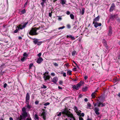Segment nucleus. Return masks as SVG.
<instances>
[{"label":"nucleus","instance_id":"nucleus-1","mask_svg":"<svg viewBox=\"0 0 120 120\" xmlns=\"http://www.w3.org/2000/svg\"><path fill=\"white\" fill-rule=\"evenodd\" d=\"M62 113L63 114H66L68 117H69L70 120H76L73 114L68 110L65 109L62 112Z\"/></svg>","mask_w":120,"mask_h":120},{"label":"nucleus","instance_id":"nucleus-2","mask_svg":"<svg viewBox=\"0 0 120 120\" xmlns=\"http://www.w3.org/2000/svg\"><path fill=\"white\" fill-rule=\"evenodd\" d=\"M41 27H39L38 28L35 27L32 28L29 32V34L31 35H36L38 34V33H37L36 31L40 29Z\"/></svg>","mask_w":120,"mask_h":120},{"label":"nucleus","instance_id":"nucleus-3","mask_svg":"<svg viewBox=\"0 0 120 120\" xmlns=\"http://www.w3.org/2000/svg\"><path fill=\"white\" fill-rule=\"evenodd\" d=\"M28 23V22H26L22 26L21 25H20L18 26H17L16 29L14 32V33H17L20 29H22L24 28L26 26Z\"/></svg>","mask_w":120,"mask_h":120},{"label":"nucleus","instance_id":"nucleus-4","mask_svg":"<svg viewBox=\"0 0 120 120\" xmlns=\"http://www.w3.org/2000/svg\"><path fill=\"white\" fill-rule=\"evenodd\" d=\"M82 82L81 81L77 84L76 85H74L72 86V88L74 89H76V90H78L82 85Z\"/></svg>","mask_w":120,"mask_h":120},{"label":"nucleus","instance_id":"nucleus-5","mask_svg":"<svg viewBox=\"0 0 120 120\" xmlns=\"http://www.w3.org/2000/svg\"><path fill=\"white\" fill-rule=\"evenodd\" d=\"M93 24H94V26L95 28H97L98 26H100L101 25V23H98L94 21L93 22Z\"/></svg>","mask_w":120,"mask_h":120},{"label":"nucleus","instance_id":"nucleus-6","mask_svg":"<svg viewBox=\"0 0 120 120\" xmlns=\"http://www.w3.org/2000/svg\"><path fill=\"white\" fill-rule=\"evenodd\" d=\"M30 99V96L28 93H27L26 97V102L25 103L29 102Z\"/></svg>","mask_w":120,"mask_h":120},{"label":"nucleus","instance_id":"nucleus-7","mask_svg":"<svg viewBox=\"0 0 120 120\" xmlns=\"http://www.w3.org/2000/svg\"><path fill=\"white\" fill-rule=\"evenodd\" d=\"M99 108L98 107H95L94 108V110L96 114L97 115H99L100 114L99 112Z\"/></svg>","mask_w":120,"mask_h":120},{"label":"nucleus","instance_id":"nucleus-8","mask_svg":"<svg viewBox=\"0 0 120 120\" xmlns=\"http://www.w3.org/2000/svg\"><path fill=\"white\" fill-rule=\"evenodd\" d=\"M26 105L25 106V107H26L27 109H28V110L31 109L32 107V106L31 105H30L29 104V102L26 103Z\"/></svg>","mask_w":120,"mask_h":120},{"label":"nucleus","instance_id":"nucleus-9","mask_svg":"<svg viewBox=\"0 0 120 120\" xmlns=\"http://www.w3.org/2000/svg\"><path fill=\"white\" fill-rule=\"evenodd\" d=\"M58 80V79L57 77H55L52 80V81L54 83L56 84L57 83Z\"/></svg>","mask_w":120,"mask_h":120},{"label":"nucleus","instance_id":"nucleus-10","mask_svg":"<svg viewBox=\"0 0 120 120\" xmlns=\"http://www.w3.org/2000/svg\"><path fill=\"white\" fill-rule=\"evenodd\" d=\"M97 104L98 106V107L100 106L101 105V107H102L105 105L104 104H103L100 101L98 102L97 103Z\"/></svg>","mask_w":120,"mask_h":120},{"label":"nucleus","instance_id":"nucleus-11","mask_svg":"<svg viewBox=\"0 0 120 120\" xmlns=\"http://www.w3.org/2000/svg\"><path fill=\"white\" fill-rule=\"evenodd\" d=\"M115 7V6L114 4L113 3L111 5V6L110 8L109 11L111 12L113 11Z\"/></svg>","mask_w":120,"mask_h":120},{"label":"nucleus","instance_id":"nucleus-12","mask_svg":"<svg viewBox=\"0 0 120 120\" xmlns=\"http://www.w3.org/2000/svg\"><path fill=\"white\" fill-rule=\"evenodd\" d=\"M43 60L42 58L40 57L38 59V60L37 61V62L38 64H40Z\"/></svg>","mask_w":120,"mask_h":120},{"label":"nucleus","instance_id":"nucleus-13","mask_svg":"<svg viewBox=\"0 0 120 120\" xmlns=\"http://www.w3.org/2000/svg\"><path fill=\"white\" fill-rule=\"evenodd\" d=\"M43 77L44 80H47L49 79L50 78V76L49 75H44Z\"/></svg>","mask_w":120,"mask_h":120},{"label":"nucleus","instance_id":"nucleus-14","mask_svg":"<svg viewBox=\"0 0 120 120\" xmlns=\"http://www.w3.org/2000/svg\"><path fill=\"white\" fill-rule=\"evenodd\" d=\"M103 43L104 45L106 47V48L107 49H109V47L108 46L107 44L106 43V41L105 40H103Z\"/></svg>","mask_w":120,"mask_h":120},{"label":"nucleus","instance_id":"nucleus-15","mask_svg":"<svg viewBox=\"0 0 120 120\" xmlns=\"http://www.w3.org/2000/svg\"><path fill=\"white\" fill-rule=\"evenodd\" d=\"M22 116L25 117H26L27 115V113L26 112H22Z\"/></svg>","mask_w":120,"mask_h":120},{"label":"nucleus","instance_id":"nucleus-16","mask_svg":"<svg viewBox=\"0 0 120 120\" xmlns=\"http://www.w3.org/2000/svg\"><path fill=\"white\" fill-rule=\"evenodd\" d=\"M41 116H42L44 120H45V112H43L41 114Z\"/></svg>","mask_w":120,"mask_h":120},{"label":"nucleus","instance_id":"nucleus-17","mask_svg":"<svg viewBox=\"0 0 120 120\" xmlns=\"http://www.w3.org/2000/svg\"><path fill=\"white\" fill-rule=\"evenodd\" d=\"M99 18L100 17L99 16H98L94 19L93 21L95 22V21H98L99 20Z\"/></svg>","mask_w":120,"mask_h":120},{"label":"nucleus","instance_id":"nucleus-18","mask_svg":"<svg viewBox=\"0 0 120 120\" xmlns=\"http://www.w3.org/2000/svg\"><path fill=\"white\" fill-rule=\"evenodd\" d=\"M74 110L75 111L76 113H78L77 115H79V112H78V110L76 106H74Z\"/></svg>","mask_w":120,"mask_h":120},{"label":"nucleus","instance_id":"nucleus-19","mask_svg":"<svg viewBox=\"0 0 120 120\" xmlns=\"http://www.w3.org/2000/svg\"><path fill=\"white\" fill-rule=\"evenodd\" d=\"M69 37L70 38H71V39L73 40H74L75 39V38L74 37L72 36L71 35H69V36L67 35V38H68Z\"/></svg>","mask_w":120,"mask_h":120},{"label":"nucleus","instance_id":"nucleus-20","mask_svg":"<svg viewBox=\"0 0 120 120\" xmlns=\"http://www.w3.org/2000/svg\"><path fill=\"white\" fill-rule=\"evenodd\" d=\"M97 92V91H96L92 94L91 96L93 98H95V94H96V92Z\"/></svg>","mask_w":120,"mask_h":120},{"label":"nucleus","instance_id":"nucleus-21","mask_svg":"<svg viewBox=\"0 0 120 120\" xmlns=\"http://www.w3.org/2000/svg\"><path fill=\"white\" fill-rule=\"evenodd\" d=\"M61 1L60 3L63 5L65 4V2H66V0H60Z\"/></svg>","mask_w":120,"mask_h":120},{"label":"nucleus","instance_id":"nucleus-22","mask_svg":"<svg viewBox=\"0 0 120 120\" xmlns=\"http://www.w3.org/2000/svg\"><path fill=\"white\" fill-rule=\"evenodd\" d=\"M112 33V29L111 28L110 29L109 31L108 34L109 35H111Z\"/></svg>","mask_w":120,"mask_h":120},{"label":"nucleus","instance_id":"nucleus-23","mask_svg":"<svg viewBox=\"0 0 120 120\" xmlns=\"http://www.w3.org/2000/svg\"><path fill=\"white\" fill-rule=\"evenodd\" d=\"M53 64L55 67H58V64L56 62H53Z\"/></svg>","mask_w":120,"mask_h":120},{"label":"nucleus","instance_id":"nucleus-24","mask_svg":"<svg viewBox=\"0 0 120 120\" xmlns=\"http://www.w3.org/2000/svg\"><path fill=\"white\" fill-rule=\"evenodd\" d=\"M87 89V88L86 87L83 88L82 89V90L84 91H86Z\"/></svg>","mask_w":120,"mask_h":120},{"label":"nucleus","instance_id":"nucleus-25","mask_svg":"<svg viewBox=\"0 0 120 120\" xmlns=\"http://www.w3.org/2000/svg\"><path fill=\"white\" fill-rule=\"evenodd\" d=\"M70 16L71 19H74V16L73 14H71L70 15Z\"/></svg>","mask_w":120,"mask_h":120},{"label":"nucleus","instance_id":"nucleus-26","mask_svg":"<svg viewBox=\"0 0 120 120\" xmlns=\"http://www.w3.org/2000/svg\"><path fill=\"white\" fill-rule=\"evenodd\" d=\"M85 9L84 8H82V15H83Z\"/></svg>","mask_w":120,"mask_h":120},{"label":"nucleus","instance_id":"nucleus-27","mask_svg":"<svg viewBox=\"0 0 120 120\" xmlns=\"http://www.w3.org/2000/svg\"><path fill=\"white\" fill-rule=\"evenodd\" d=\"M38 42V41L37 39H35L34 41V42L35 44H37Z\"/></svg>","mask_w":120,"mask_h":120},{"label":"nucleus","instance_id":"nucleus-28","mask_svg":"<svg viewBox=\"0 0 120 120\" xmlns=\"http://www.w3.org/2000/svg\"><path fill=\"white\" fill-rule=\"evenodd\" d=\"M22 112H26V108L24 107L22 109Z\"/></svg>","mask_w":120,"mask_h":120},{"label":"nucleus","instance_id":"nucleus-29","mask_svg":"<svg viewBox=\"0 0 120 120\" xmlns=\"http://www.w3.org/2000/svg\"><path fill=\"white\" fill-rule=\"evenodd\" d=\"M21 14H24L26 12L25 10L24 9L22 10L21 12Z\"/></svg>","mask_w":120,"mask_h":120},{"label":"nucleus","instance_id":"nucleus-30","mask_svg":"<svg viewBox=\"0 0 120 120\" xmlns=\"http://www.w3.org/2000/svg\"><path fill=\"white\" fill-rule=\"evenodd\" d=\"M56 114L58 116H60L61 115V112H57L56 113Z\"/></svg>","mask_w":120,"mask_h":120},{"label":"nucleus","instance_id":"nucleus-31","mask_svg":"<svg viewBox=\"0 0 120 120\" xmlns=\"http://www.w3.org/2000/svg\"><path fill=\"white\" fill-rule=\"evenodd\" d=\"M67 74L69 75H70L71 74V71H68L67 72Z\"/></svg>","mask_w":120,"mask_h":120},{"label":"nucleus","instance_id":"nucleus-32","mask_svg":"<svg viewBox=\"0 0 120 120\" xmlns=\"http://www.w3.org/2000/svg\"><path fill=\"white\" fill-rule=\"evenodd\" d=\"M35 119H39V117L37 114H35Z\"/></svg>","mask_w":120,"mask_h":120},{"label":"nucleus","instance_id":"nucleus-33","mask_svg":"<svg viewBox=\"0 0 120 120\" xmlns=\"http://www.w3.org/2000/svg\"><path fill=\"white\" fill-rule=\"evenodd\" d=\"M52 11H51V12H49V17H52Z\"/></svg>","mask_w":120,"mask_h":120},{"label":"nucleus","instance_id":"nucleus-34","mask_svg":"<svg viewBox=\"0 0 120 120\" xmlns=\"http://www.w3.org/2000/svg\"><path fill=\"white\" fill-rule=\"evenodd\" d=\"M65 28L64 26H62V27H59L58 28V30H60V29H63L64 28Z\"/></svg>","mask_w":120,"mask_h":120},{"label":"nucleus","instance_id":"nucleus-35","mask_svg":"<svg viewBox=\"0 0 120 120\" xmlns=\"http://www.w3.org/2000/svg\"><path fill=\"white\" fill-rule=\"evenodd\" d=\"M76 53V52L75 51H73L72 53V55L73 56L75 55Z\"/></svg>","mask_w":120,"mask_h":120},{"label":"nucleus","instance_id":"nucleus-36","mask_svg":"<svg viewBox=\"0 0 120 120\" xmlns=\"http://www.w3.org/2000/svg\"><path fill=\"white\" fill-rule=\"evenodd\" d=\"M22 118L21 115L20 116V118H18L17 120H21L22 119Z\"/></svg>","mask_w":120,"mask_h":120},{"label":"nucleus","instance_id":"nucleus-37","mask_svg":"<svg viewBox=\"0 0 120 120\" xmlns=\"http://www.w3.org/2000/svg\"><path fill=\"white\" fill-rule=\"evenodd\" d=\"M50 103H49L47 102L45 103L44 104V105L45 106H47V105H48Z\"/></svg>","mask_w":120,"mask_h":120},{"label":"nucleus","instance_id":"nucleus-38","mask_svg":"<svg viewBox=\"0 0 120 120\" xmlns=\"http://www.w3.org/2000/svg\"><path fill=\"white\" fill-rule=\"evenodd\" d=\"M58 20H61L62 19V18L60 16H58Z\"/></svg>","mask_w":120,"mask_h":120},{"label":"nucleus","instance_id":"nucleus-39","mask_svg":"<svg viewBox=\"0 0 120 120\" xmlns=\"http://www.w3.org/2000/svg\"><path fill=\"white\" fill-rule=\"evenodd\" d=\"M33 65V64H30L29 65V69H31Z\"/></svg>","mask_w":120,"mask_h":120},{"label":"nucleus","instance_id":"nucleus-40","mask_svg":"<svg viewBox=\"0 0 120 120\" xmlns=\"http://www.w3.org/2000/svg\"><path fill=\"white\" fill-rule=\"evenodd\" d=\"M23 56H27V55L26 52H24L23 54Z\"/></svg>","mask_w":120,"mask_h":120},{"label":"nucleus","instance_id":"nucleus-41","mask_svg":"<svg viewBox=\"0 0 120 120\" xmlns=\"http://www.w3.org/2000/svg\"><path fill=\"white\" fill-rule=\"evenodd\" d=\"M87 106L89 108L91 107V105L89 103L87 104Z\"/></svg>","mask_w":120,"mask_h":120},{"label":"nucleus","instance_id":"nucleus-42","mask_svg":"<svg viewBox=\"0 0 120 120\" xmlns=\"http://www.w3.org/2000/svg\"><path fill=\"white\" fill-rule=\"evenodd\" d=\"M67 27L68 28H69V29L71 27V26L70 25H69V24H68L67 25Z\"/></svg>","mask_w":120,"mask_h":120},{"label":"nucleus","instance_id":"nucleus-43","mask_svg":"<svg viewBox=\"0 0 120 120\" xmlns=\"http://www.w3.org/2000/svg\"><path fill=\"white\" fill-rule=\"evenodd\" d=\"M41 43V42H38L37 44L38 45H40Z\"/></svg>","mask_w":120,"mask_h":120},{"label":"nucleus","instance_id":"nucleus-44","mask_svg":"<svg viewBox=\"0 0 120 120\" xmlns=\"http://www.w3.org/2000/svg\"><path fill=\"white\" fill-rule=\"evenodd\" d=\"M49 73V72L48 71L46 72L43 75H48Z\"/></svg>","mask_w":120,"mask_h":120},{"label":"nucleus","instance_id":"nucleus-45","mask_svg":"<svg viewBox=\"0 0 120 120\" xmlns=\"http://www.w3.org/2000/svg\"><path fill=\"white\" fill-rule=\"evenodd\" d=\"M51 75L52 76H54L55 75V74L54 73H51Z\"/></svg>","mask_w":120,"mask_h":120},{"label":"nucleus","instance_id":"nucleus-46","mask_svg":"<svg viewBox=\"0 0 120 120\" xmlns=\"http://www.w3.org/2000/svg\"><path fill=\"white\" fill-rule=\"evenodd\" d=\"M79 120H83V118L81 117V116H80L79 117Z\"/></svg>","mask_w":120,"mask_h":120},{"label":"nucleus","instance_id":"nucleus-47","mask_svg":"<svg viewBox=\"0 0 120 120\" xmlns=\"http://www.w3.org/2000/svg\"><path fill=\"white\" fill-rule=\"evenodd\" d=\"M41 52H40L39 53L38 55V56L40 57L41 56Z\"/></svg>","mask_w":120,"mask_h":120},{"label":"nucleus","instance_id":"nucleus-48","mask_svg":"<svg viewBox=\"0 0 120 120\" xmlns=\"http://www.w3.org/2000/svg\"><path fill=\"white\" fill-rule=\"evenodd\" d=\"M66 14L68 15H69L70 14V12L69 11H67Z\"/></svg>","mask_w":120,"mask_h":120},{"label":"nucleus","instance_id":"nucleus-49","mask_svg":"<svg viewBox=\"0 0 120 120\" xmlns=\"http://www.w3.org/2000/svg\"><path fill=\"white\" fill-rule=\"evenodd\" d=\"M63 83V82L62 81H60L59 82V83L60 84H62Z\"/></svg>","mask_w":120,"mask_h":120},{"label":"nucleus","instance_id":"nucleus-50","mask_svg":"<svg viewBox=\"0 0 120 120\" xmlns=\"http://www.w3.org/2000/svg\"><path fill=\"white\" fill-rule=\"evenodd\" d=\"M88 78V77L86 75L84 77V78L85 80H86Z\"/></svg>","mask_w":120,"mask_h":120},{"label":"nucleus","instance_id":"nucleus-51","mask_svg":"<svg viewBox=\"0 0 120 120\" xmlns=\"http://www.w3.org/2000/svg\"><path fill=\"white\" fill-rule=\"evenodd\" d=\"M7 84L6 83H5L4 84V86L3 87H4V88H5L6 87V86H7Z\"/></svg>","mask_w":120,"mask_h":120},{"label":"nucleus","instance_id":"nucleus-52","mask_svg":"<svg viewBox=\"0 0 120 120\" xmlns=\"http://www.w3.org/2000/svg\"><path fill=\"white\" fill-rule=\"evenodd\" d=\"M27 1L25 3V4H24V7H26V5H27Z\"/></svg>","mask_w":120,"mask_h":120},{"label":"nucleus","instance_id":"nucleus-53","mask_svg":"<svg viewBox=\"0 0 120 120\" xmlns=\"http://www.w3.org/2000/svg\"><path fill=\"white\" fill-rule=\"evenodd\" d=\"M38 103H39V101H36L35 102V104H36L37 105V104H38Z\"/></svg>","mask_w":120,"mask_h":120},{"label":"nucleus","instance_id":"nucleus-54","mask_svg":"<svg viewBox=\"0 0 120 120\" xmlns=\"http://www.w3.org/2000/svg\"><path fill=\"white\" fill-rule=\"evenodd\" d=\"M26 120H31V118L28 117L26 119Z\"/></svg>","mask_w":120,"mask_h":120},{"label":"nucleus","instance_id":"nucleus-55","mask_svg":"<svg viewBox=\"0 0 120 120\" xmlns=\"http://www.w3.org/2000/svg\"><path fill=\"white\" fill-rule=\"evenodd\" d=\"M63 75L65 77L66 76V73H64L63 74Z\"/></svg>","mask_w":120,"mask_h":120},{"label":"nucleus","instance_id":"nucleus-56","mask_svg":"<svg viewBox=\"0 0 120 120\" xmlns=\"http://www.w3.org/2000/svg\"><path fill=\"white\" fill-rule=\"evenodd\" d=\"M46 87H47L46 86H45L43 85V87H42V88H46Z\"/></svg>","mask_w":120,"mask_h":120},{"label":"nucleus","instance_id":"nucleus-57","mask_svg":"<svg viewBox=\"0 0 120 120\" xmlns=\"http://www.w3.org/2000/svg\"><path fill=\"white\" fill-rule=\"evenodd\" d=\"M25 58V57H23V58H22L21 59V60L22 61H23L24 60Z\"/></svg>","mask_w":120,"mask_h":120},{"label":"nucleus","instance_id":"nucleus-58","mask_svg":"<svg viewBox=\"0 0 120 120\" xmlns=\"http://www.w3.org/2000/svg\"><path fill=\"white\" fill-rule=\"evenodd\" d=\"M84 113H81V116H82L83 117V116H84Z\"/></svg>","mask_w":120,"mask_h":120},{"label":"nucleus","instance_id":"nucleus-59","mask_svg":"<svg viewBox=\"0 0 120 120\" xmlns=\"http://www.w3.org/2000/svg\"><path fill=\"white\" fill-rule=\"evenodd\" d=\"M84 101L86 102H87L88 101V99L86 98H85L84 99Z\"/></svg>","mask_w":120,"mask_h":120},{"label":"nucleus","instance_id":"nucleus-60","mask_svg":"<svg viewBox=\"0 0 120 120\" xmlns=\"http://www.w3.org/2000/svg\"><path fill=\"white\" fill-rule=\"evenodd\" d=\"M65 65L66 66L68 67L69 65V64H65Z\"/></svg>","mask_w":120,"mask_h":120},{"label":"nucleus","instance_id":"nucleus-61","mask_svg":"<svg viewBox=\"0 0 120 120\" xmlns=\"http://www.w3.org/2000/svg\"><path fill=\"white\" fill-rule=\"evenodd\" d=\"M82 95L81 94H80L79 96V97L80 98H81L82 97Z\"/></svg>","mask_w":120,"mask_h":120},{"label":"nucleus","instance_id":"nucleus-62","mask_svg":"<svg viewBox=\"0 0 120 120\" xmlns=\"http://www.w3.org/2000/svg\"><path fill=\"white\" fill-rule=\"evenodd\" d=\"M58 88L59 89H62V88L61 87H60V86H58Z\"/></svg>","mask_w":120,"mask_h":120},{"label":"nucleus","instance_id":"nucleus-63","mask_svg":"<svg viewBox=\"0 0 120 120\" xmlns=\"http://www.w3.org/2000/svg\"><path fill=\"white\" fill-rule=\"evenodd\" d=\"M76 68H75L74 69H73V70L74 71H76Z\"/></svg>","mask_w":120,"mask_h":120},{"label":"nucleus","instance_id":"nucleus-64","mask_svg":"<svg viewBox=\"0 0 120 120\" xmlns=\"http://www.w3.org/2000/svg\"><path fill=\"white\" fill-rule=\"evenodd\" d=\"M10 120H13V119L12 117H11L9 118Z\"/></svg>","mask_w":120,"mask_h":120}]
</instances>
